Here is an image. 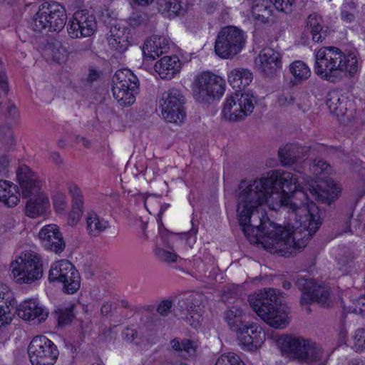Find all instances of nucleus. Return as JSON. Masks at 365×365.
<instances>
[{"label":"nucleus","mask_w":365,"mask_h":365,"mask_svg":"<svg viewBox=\"0 0 365 365\" xmlns=\"http://www.w3.org/2000/svg\"><path fill=\"white\" fill-rule=\"evenodd\" d=\"M274 170L240 184L237 217L252 244L270 253L290 257L306 247L322 225L320 211L309 201V178Z\"/></svg>","instance_id":"obj_1"},{"label":"nucleus","mask_w":365,"mask_h":365,"mask_svg":"<svg viewBox=\"0 0 365 365\" xmlns=\"http://www.w3.org/2000/svg\"><path fill=\"white\" fill-rule=\"evenodd\" d=\"M314 73L322 79L334 82L341 73L352 77L359 70V63L356 53H344L334 46L322 47L314 53Z\"/></svg>","instance_id":"obj_2"},{"label":"nucleus","mask_w":365,"mask_h":365,"mask_svg":"<svg viewBox=\"0 0 365 365\" xmlns=\"http://www.w3.org/2000/svg\"><path fill=\"white\" fill-rule=\"evenodd\" d=\"M281 292L272 288H265L249 296L248 301L253 311L269 326L275 329H284L289 322L287 312L277 307Z\"/></svg>","instance_id":"obj_3"},{"label":"nucleus","mask_w":365,"mask_h":365,"mask_svg":"<svg viewBox=\"0 0 365 365\" xmlns=\"http://www.w3.org/2000/svg\"><path fill=\"white\" fill-rule=\"evenodd\" d=\"M41 256L32 250L22 252L11 264V275L19 284H30L43 277Z\"/></svg>","instance_id":"obj_4"},{"label":"nucleus","mask_w":365,"mask_h":365,"mask_svg":"<svg viewBox=\"0 0 365 365\" xmlns=\"http://www.w3.org/2000/svg\"><path fill=\"white\" fill-rule=\"evenodd\" d=\"M67 15L65 8L58 2L42 4L34 14L31 27L36 32H59L65 26Z\"/></svg>","instance_id":"obj_5"},{"label":"nucleus","mask_w":365,"mask_h":365,"mask_svg":"<svg viewBox=\"0 0 365 365\" xmlns=\"http://www.w3.org/2000/svg\"><path fill=\"white\" fill-rule=\"evenodd\" d=\"M297 286L302 292L301 304L317 302L324 307H330L339 303L341 294L338 289L331 290L322 283L313 279H299Z\"/></svg>","instance_id":"obj_6"},{"label":"nucleus","mask_w":365,"mask_h":365,"mask_svg":"<svg viewBox=\"0 0 365 365\" xmlns=\"http://www.w3.org/2000/svg\"><path fill=\"white\" fill-rule=\"evenodd\" d=\"M246 40V34L242 29L233 26H225L217 36L215 51L221 58H232L244 48Z\"/></svg>","instance_id":"obj_7"},{"label":"nucleus","mask_w":365,"mask_h":365,"mask_svg":"<svg viewBox=\"0 0 365 365\" xmlns=\"http://www.w3.org/2000/svg\"><path fill=\"white\" fill-rule=\"evenodd\" d=\"M256 102V98L252 92H236L226 97L222 115L229 121L242 120L253 112Z\"/></svg>","instance_id":"obj_8"},{"label":"nucleus","mask_w":365,"mask_h":365,"mask_svg":"<svg viewBox=\"0 0 365 365\" xmlns=\"http://www.w3.org/2000/svg\"><path fill=\"white\" fill-rule=\"evenodd\" d=\"M138 80L130 70H118L113 77L112 93L121 106H129L135 101Z\"/></svg>","instance_id":"obj_9"},{"label":"nucleus","mask_w":365,"mask_h":365,"mask_svg":"<svg viewBox=\"0 0 365 365\" xmlns=\"http://www.w3.org/2000/svg\"><path fill=\"white\" fill-rule=\"evenodd\" d=\"M51 282L63 284V290L67 294L75 293L81 286V277L78 270L67 259L53 262L48 273Z\"/></svg>","instance_id":"obj_10"},{"label":"nucleus","mask_w":365,"mask_h":365,"mask_svg":"<svg viewBox=\"0 0 365 365\" xmlns=\"http://www.w3.org/2000/svg\"><path fill=\"white\" fill-rule=\"evenodd\" d=\"M225 83L224 80L210 73H202L198 75L192 86L193 96L199 102H207L224 94Z\"/></svg>","instance_id":"obj_11"},{"label":"nucleus","mask_w":365,"mask_h":365,"mask_svg":"<svg viewBox=\"0 0 365 365\" xmlns=\"http://www.w3.org/2000/svg\"><path fill=\"white\" fill-rule=\"evenodd\" d=\"M185 103V98L180 91L172 88L165 91L160 99L163 119L168 123L181 125L186 118Z\"/></svg>","instance_id":"obj_12"},{"label":"nucleus","mask_w":365,"mask_h":365,"mask_svg":"<svg viewBox=\"0 0 365 365\" xmlns=\"http://www.w3.org/2000/svg\"><path fill=\"white\" fill-rule=\"evenodd\" d=\"M28 354L32 365H54L59 354L55 344L44 336L33 338Z\"/></svg>","instance_id":"obj_13"},{"label":"nucleus","mask_w":365,"mask_h":365,"mask_svg":"<svg viewBox=\"0 0 365 365\" xmlns=\"http://www.w3.org/2000/svg\"><path fill=\"white\" fill-rule=\"evenodd\" d=\"M97 29L95 17L85 11H77L69 19L67 25L68 36L72 38L91 36Z\"/></svg>","instance_id":"obj_14"},{"label":"nucleus","mask_w":365,"mask_h":365,"mask_svg":"<svg viewBox=\"0 0 365 365\" xmlns=\"http://www.w3.org/2000/svg\"><path fill=\"white\" fill-rule=\"evenodd\" d=\"M239 346L245 351H256L265 341L263 329L254 322H247L236 332Z\"/></svg>","instance_id":"obj_15"},{"label":"nucleus","mask_w":365,"mask_h":365,"mask_svg":"<svg viewBox=\"0 0 365 365\" xmlns=\"http://www.w3.org/2000/svg\"><path fill=\"white\" fill-rule=\"evenodd\" d=\"M203 300V295L195 294L178 302L180 312L185 315L186 322L195 329H197L201 324L202 313L205 308Z\"/></svg>","instance_id":"obj_16"},{"label":"nucleus","mask_w":365,"mask_h":365,"mask_svg":"<svg viewBox=\"0 0 365 365\" xmlns=\"http://www.w3.org/2000/svg\"><path fill=\"white\" fill-rule=\"evenodd\" d=\"M307 190L309 191V201L313 200L321 202H331L335 200L341 193V188L338 185L331 180H326L321 182H317L310 180V183H307Z\"/></svg>","instance_id":"obj_17"},{"label":"nucleus","mask_w":365,"mask_h":365,"mask_svg":"<svg viewBox=\"0 0 365 365\" xmlns=\"http://www.w3.org/2000/svg\"><path fill=\"white\" fill-rule=\"evenodd\" d=\"M16 313L24 321L41 324L48 318L49 311L37 299L29 298L19 304Z\"/></svg>","instance_id":"obj_18"},{"label":"nucleus","mask_w":365,"mask_h":365,"mask_svg":"<svg viewBox=\"0 0 365 365\" xmlns=\"http://www.w3.org/2000/svg\"><path fill=\"white\" fill-rule=\"evenodd\" d=\"M17 180L24 198L33 197L43 194L41 192V183L31 169L26 165H21L16 173Z\"/></svg>","instance_id":"obj_19"},{"label":"nucleus","mask_w":365,"mask_h":365,"mask_svg":"<svg viewBox=\"0 0 365 365\" xmlns=\"http://www.w3.org/2000/svg\"><path fill=\"white\" fill-rule=\"evenodd\" d=\"M255 66L266 76L273 75L281 68V55L272 48H264L256 57Z\"/></svg>","instance_id":"obj_20"},{"label":"nucleus","mask_w":365,"mask_h":365,"mask_svg":"<svg viewBox=\"0 0 365 365\" xmlns=\"http://www.w3.org/2000/svg\"><path fill=\"white\" fill-rule=\"evenodd\" d=\"M43 246L56 254L65 249L66 244L57 225L50 224L43 226L38 233Z\"/></svg>","instance_id":"obj_21"},{"label":"nucleus","mask_w":365,"mask_h":365,"mask_svg":"<svg viewBox=\"0 0 365 365\" xmlns=\"http://www.w3.org/2000/svg\"><path fill=\"white\" fill-rule=\"evenodd\" d=\"M309 150L297 144H287L279 148L278 155L283 166L299 165L308 156Z\"/></svg>","instance_id":"obj_22"},{"label":"nucleus","mask_w":365,"mask_h":365,"mask_svg":"<svg viewBox=\"0 0 365 365\" xmlns=\"http://www.w3.org/2000/svg\"><path fill=\"white\" fill-rule=\"evenodd\" d=\"M308 340L301 336L284 335L279 338L277 343L282 352L300 361Z\"/></svg>","instance_id":"obj_23"},{"label":"nucleus","mask_w":365,"mask_h":365,"mask_svg":"<svg viewBox=\"0 0 365 365\" xmlns=\"http://www.w3.org/2000/svg\"><path fill=\"white\" fill-rule=\"evenodd\" d=\"M129 31V29L124 25L120 24L112 25L107 34V40L110 48L119 53L126 51L130 45Z\"/></svg>","instance_id":"obj_24"},{"label":"nucleus","mask_w":365,"mask_h":365,"mask_svg":"<svg viewBox=\"0 0 365 365\" xmlns=\"http://www.w3.org/2000/svg\"><path fill=\"white\" fill-rule=\"evenodd\" d=\"M154 69L162 79L171 80L180 72L182 63L175 55L166 56L155 62Z\"/></svg>","instance_id":"obj_25"},{"label":"nucleus","mask_w":365,"mask_h":365,"mask_svg":"<svg viewBox=\"0 0 365 365\" xmlns=\"http://www.w3.org/2000/svg\"><path fill=\"white\" fill-rule=\"evenodd\" d=\"M169 50L168 39L163 36L153 35L148 38L143 47V55L154 60Z\"/></svg>","instance_id":"obj_26"},{"label":"nucleus","mask_w":365,"mask_h":365,"mask_svg":"<svg viewBox=\"0 0 365 365\" xmlns=\"http://www.w3.org/2000/svg\"><path fill=\"white\" fill-rule=\"evenodd\" d=\"M272 12V0H254L250 10L247 12V16L256 23L264 24L267 22Z\"/></svg>","instance_id":"obj_27"},{"label":"nucleus","mask_w":365,"mask_h":365,"mask_svg":"<svg viewBox=\"0 0 365 365\" xmlns=\"http://www.w3.org/2000/svg\"><path fill=\"white\" fill-rule=\"evenodd\" d=\"M50 207L48 197L45 194L30 197L25 206V214L31 218L43 216Z\"/></svg>","instance_id":"obj_28"},{"label":"nucleus","mask_w":365,"mask_h":365,"mask_svg":"<svg viewBox=\"0 0 365 365\" xmlns=\"http://www.w3.org/2000/svg\"><path fill=\"white\" fill-rule=\"evenodd\" d=\"M20 201V194L18 187L13 182L0 180V202L13 207Z\"/></svg>","instance_id":"obj_29"},{"label":"nucleus","mask_w":365,"mask_h":365,"mask_svg":"<svg viewBox=\"0 0 365 365\" xmlns=\"http://www.w3.org/2000/svg\"><path fill=\"white\" fill-rule=\"evenodd\" d=\"M188 0H158V9L169 17L184 14L188 9Z\"/></svg>","instance_id":"obj_30"},{"label":"nucleus","mask_w":365,"mask_h":365,"mask_svg":"<svg viewBox=\"0 0 365 365\" xmlns=\"http://www.w3.org/2000/svg\"><path fill=\"white\" fill-rule=\"evenodd\" d=\"M253 80V74L250 70L245 68L232 69L227 73V81L233 88H245Z\"/></svg>","instance_id":"obj_31"},{"label":"nucleus","mask_w":365,"mask_h":365,"mask_svg":"<svg viewBox=\"0 0 365 365\" xmlns=\"http://www.w3.org/2000/svg\"><path fill=\"white\" fill-rule=\"evenodd\" d=\"M85 219L86 228L91 236L97 237L109 227L108 221L100 217L95 211L88 212Z\"/></svg>","instance_id":"obj_32"},{"label":"nucleus","mask_w":365,"mask_h":365,"mask_svg":"<svg viewBox=\"0 0 365 365\" xmlns=\"http://www.w3.org/2000/svg\"><path fill=\"white\" fill-rule=\"evenodd\" d=\"M307 28L310 31L312 39L315 42L322 41L327 36V28L325 27L322 16L315 13L309 16Z\"/></svg>","instance_id":"obj_33"},{"label":"nucleus","mask_w":365,"mask_h":365,"mask_svg":"<svg viewBox=\"0 0 365 365\" xmlns=\"http://www.w3.org/2000/svg\"><path fill=\"white\" fill-rule=\"evenodd\" d=\"M346 99L339 91L333 90L328 93L326 104L331 113L339 115L346 110Z\"/></svg>","instance_id":"obj_34"},{"label":"nucleus","mask_w":365,"mask_h":365,"mask_svg":"<svg viewBox=\"0 0 365 365\" xmlns=\"http://www.w3.org/2000/svg\"><path fill=\"white\" fill-rule=\"evenodd\" d=\"M170 346L181 357L188 359L195 355L197 346L190 339H180L175 338L170 341Z\"/></svg>","instance_id":"obj_35"},{"label":"nucleus","mask_w":365,"mask_h":365,"mask_svg":"<svg viewBox=\"0 0 365 365\" xmlns=\"http://www.w3.org/2000/svg\"><path fill=\"white\" fill-rule=\"evenodd\" d=\"M326 358L322 347L309 339L300 361L306 363L319 362L323 364Z\"/></svg>","instance_id":"obj_36"},{"label":"nucleus","mask_w":365,"mask_h":365,"mask_svg":"<svg viewBox=\"0 0 365 365\" xmlns=\"http://www.w3.org/2000/svg\"><path fill=\"white\" fill-rule=\"evenodd\" d=\"M243 315L242 308L239 305H234L225 312L224 317L230 329L237 332L239 328L247 325V323L242 321Z\"/></svg>","instance_id":"obj_37"},{"label":"nucleus","mask_w":365,"mask_h":365,"mask_svg":"<svg viewBox=\"0 0 365 365\" xmlns=\"http://www.w3.org/2000/svg\"><path fill=\"white\" fill-rule=\"evenodd\" d=\"M45 54L52 61L63 63L67 61L68 53L60 41H54L48 43L45 48Z\"/></svg>","instance_id":"obj_38"},{"label":"nucleus","mask_w":365,"mask_h":365,"mask_svg":"<svg viewBox=\"0 0 365 365\" xmlns=\"http://www.w3.org/2000/svg\"><path fill=\"white\" fill-rule=\"evenodd\" d=\"M289 71L294 84H300L307 81L311 76L309 67L302 61H294L289 66Z\"/></svg>","instance_id":"obj_39"},{"label":"nucleus","mask_w":365,"mask_h":365,"mask_svg":"<svg viewBox=\"0 0 365 365\" xmlns=\"http://www.w3.org/2000/svg\"><path fill=\"white\" fill-rule=\"evenodd\" d=\"M83 200L78 198L76 201L73 202L72 210L68 216V224L71 226L76 225L82 215V208Z\"/></svg>","instance_id":"obj_40"},{"label":"nucleus","mask_w":365,"mask_h":365,"mask_svg":"<svg viewBox=\"0 0 365 365\" xmlns=\"http://www.w3.org/2000/svg\"><path fill=\"white\" fill-rule=\"evenodd\" d=\"M356 13V4L352 1H344L341 6V19L346 22H352Z\"/></svg>","instance_id":"obj_41"},{"label":"nucleus","mask_w":365,"mask_h":365,"mask_svg":"<svg viewBox=\"0 0 365 365\" xmlns=\"http://www.w3.org/2000/svg\"><path fill=\"white\" fill-rule=\"evenodd\" d=\"M215 365H245L239 356L232 352L222 354Z\"/></svg>","instance_id":"obj_42"},{"label":"nucleus","mask_w":365,"mask_h":365,"mask_svg":"<svg viewBox=\"0 0 365 365\" xmlns=\"http://www.w3.org/2000/svg\"><path fill=\"white\" fill-rule=\"evenodd\" d=\"M14 304L15 299L11 289L6 284L0 283V307Z\"/></svg>","instance_id":"obj_43"},{"label":"nucleus","mask_w":365,"mask_h":365,"mask_svg":"<svg viewBox=\"0 0 365 365\" xmlns=\"http://www.w3.org/2000/svg\"><path fill=\"white\" fill-rule=\"evenodd\" d=\"M53 208L58 213H63L67 207V197L65 193L56 192L52 197Z\"/></svg>","instance_id":"obj_44"},{"label":"nucleus","mask_w":365,"mask_h":365,"mask_svg":"<svg viewBox=\"0 0 365 365\" xmlns=\"http://www.w3.org/2000/svg\"><path fill=\"white\" fill-rule=\"evenodd\" d=\"M353 348L356 351H365V329L359 328L356 329L352 336Z\"/></svg>","instance_id":"obj_45"},{"label":"nucleus","mask_w":365,"mask_h":365,"mask_svg":"<svg viewBox=\"0 0 365 365\" xmlns=\"http://www.w3.org/2000/svg\"><path fill=\"white\" fill-rule=\"evenodd\" d=\"M73 307L72 305L65 309H60L57 311L58 322L60 324L64 325L70 323L73 318Z\"/></svg>","instance_id":"obj_46"},{"label":"nucleus","mask_w":365,"mask_h":365,"mask_svg":"<svg viewBox=\"0 0 365 365\" xmlns=\"http://www.w3.org/2000/svg\"><path fill=\"white\" fill-rule=\"evenodd\" d=\"M155 255L160 260L168 263L175 262L178 259L176 253L160 247L155 250Z\"/></svg>","instance_id":"obj_47"},{"label":"nucleus","mask_w":365,"mask_h":365,"mask_svg":"<svg viewBox=\"0 0 365 365\" xmlns=\"http://www.w3.org/2000/svg\"><path fill=\"white\" fill-rule=\"evenodd\" d=\"M14 305H4L0 307V328L9 324L13 320L14 314L11 307Z\"/></svg>","instance_id":"obj_48"},{"label":"nucleus","mask_w":365,"mask_h":365,"mask_svg":"<svg viewBox=\"0 0 365 365\" xmlns=\"http://www.w3.org/2000/svg\"><path fill=\"white\" fill-rule=\"evenodd\" d=\"M311 170L314 175H320L324 173H328L331 170L330 165L322 160H314L311 167Z\"/></svg>","instance_id":"obj_49"},{"label":"nucleus","mask_w":365,"mask_h":365,"mask_svg":"<svg viewBox=\"0 0 365 365\" xmlns=\"http://www.w3.org/2000/svg\"><path fill=\"white\" fill-rule=\"evenodd\" d=\"M275 8L284 13H290L292 11L295 0H272Z\"/></svg>","instance_id":"obj_50"},{"label":"nucleus","mask_w":365,"mask_h":365,"mask_svg":"<svg viewBox=\"0 0 365 365\" xmlns=\"http://www.w3.org/2000/svg\"><path fill=\"white\" fill-rule=\"evenodd\" d=\"M294 102V97L291 92H283L278 96L277 103L282 107H288Z\"/></svg>","instance_id":"obj_51"},{"label":"nucleus","mask_w":365,"mask_h":365,"mask_svg":"<svg viewBox=\"0 0 365 365\" xmlns=\"http://www.w3.org/2000/svg\"><path fill=\"white\" fill-rule=\"evenodd\" d=\"M171 308V302L169 300H163L160 302L158 307V312L162 316H167Z\"/></svg>","instance_id":"obj_52"},{"label":"nucleus","mask_w":365,"mask_h":365,"mask_svg":"<svg viewBox=\"0 0 365 365\" xmlns=\"http://www.w3.org/2000/svg\"><path fill=\"white\" fill-rule=\"evenodd\" d=\"M353 312L356 314H365V298H359L353 308Z\"/></svg>","instance_id":"obj_53"},{"label":"nucleus","mask_w":365,"mask_h":365,"mask_svg":"<svg viewBox=\"0 0 365 365\" xmlns=\"http://www.w3.org/2000/svg\"><path fill=\"white\" fill-rule=\"evenodd\" d=\"M123 337L128 342L133 341L137 337V332L134 329H125L123 332Z\"/></svg>","instance_id":"obj_54"},{"label":"nucleus","mask_w":365,"mask_h":365,"mask_svg":"<svg viewBox=\"0 0 365 365\" xmlns=\"http://www.w3.org/2000/svg\"><path fill=\"white\" fill-rule=\"evenodd\" d=\"M70 193L73 195V202L76 201L78 198L83 200V197L81 194L79 188L76 185H70L68 187Z\"/></svg>","instance_id":"obj_55"},{"label":"nucleus","mask_w":365,"mask_h":365,"mask_svg":"<svg viewBox=\"0 0 365 365\" xmlns=\"http://www.w3.org/2000/svg\"><path fill=\"white\" fill-rule=\"evenodd\" d=\"M2 130H6L5 135L3 137L4 141L10 145H13L14 143V139L11 130L9 128H4Z\"/></svg>","instance_id":"obj_56"},{"label":"nucleus","mask_w":365,"mask_h":365,"mask_svg":"<svg viewBox=\"0 0 365 365\" xmlns=\"http://www.w3.org/2000/svg\"><path fill=\"white\" fill-rule=\"evenodd\" d=\"M7 113L13 119L19 118V113L17 108L14 104H9L7 107Z\"/></svg>","instance_id":"obj_57"},{"label":"nucleus","mask_w":365,"mask_h":365,"mask_svg":"<svg viewBox=\"0 0 365 365\" xmlns=\"http://www.w3.org/2000/svg\"><path fill=\"white\" fill-rule=\"evenodd\" d=\"M9 165V160L6 156L0 157V174L6 173Z\"/></svg>","instance_id":"obj_58"},{"label":"nucleus","mask_w":365,"mask_h":365,"mask_svg":"<svg viewBox=\"0 0 365 365\" xmlns=\"http://www.w3.org/2000/svg\"><path fill=\"white\" fill-rule=\"evenodd\" d=\"M50 159L56 165H60L63 162L60 155L58 153H51L50 155Z\"/></svg>","instance_id":"obj_59"},{"label":"nucleus","mask_w":365,"mask_h":365,"mask_svg":"<svg viewBox=\"0 0 365 365\" xmlns=\"http://www.w3.org/2000/svg\"><path fill=\"white\" fill-rule=\"evenodd\" d=\"M133 2L140 6H147L153 3L154 0H133Z\"/></svg>","instance_id":"obj_60"},{"label":"nucleus","mask_w":365,"mask_h":365,"mask_svg":"<svg viewBox=\"0 0 365 365\" xmlns=\"http://www.w3.org/2000/svg\"><path fill=\"white\" fill-rule=\"evenodd\" d=\"M112 310V304L109 302L104 303L101 307V312L107 314Z\"/></svg>","instance_id":"obj_61"},{"label":"nucleus","mask_w":365,"mask_h":365,"mask_svg":"<svg viewBox=\"0 0 365 365\" xmlns=\"http://www.w3.org/2000/svg\"><path fill=\"white\" fill-rule=\"evenodd\" d=\"M352 262H349L347 266L344 268L341 267V269L343 271L344 273H349L351 271L352 268Z\"/></svg>","instance_id":"obj_62"},{"label":"nucleus","mask_w":365,"mask_h":365,"mask_svg":"<svg viewBox=\"0 0 365 365\" xmlns=\"http://www.w3.org/2000/svg\"><path fill=\"white\" fill-rule=\"evenodd\" d=\"M169 207V204H164V205H162L161 207H160V212L158 213V215H162L163 214V212L167 210V208Z\"/></svg>","instance_id":"obj_63"},{"label":"nucleus","mask_w":365,"mask_h":365,"mask_svg":"<svg viewBox=\"0 0 365 365\" xmlns=\"http://www.w3.org/2000/svg\"><path fill=\"white\" fill-rule=\"evenodd\" d=\"M282 287L285 289H289L291 288V287H292V284H291V282H289L288 281H284L282 283Z\"/></svg>","instance_id":"obj_64"}]
</instances>
